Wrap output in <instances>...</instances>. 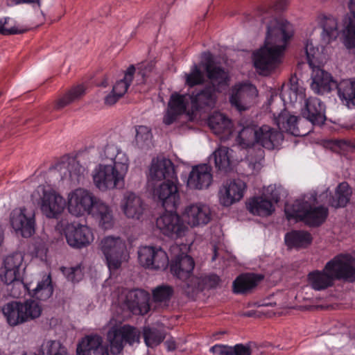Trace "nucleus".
<instances>
[{"label":"nucleus","mask_w":355,"mask_h":355,"mask_svg":"<svg viewBox=\"0 0 355 355\" xmlns=\"http://www.w3.org/2000/svg\"><path fill=\"white\" fill-rule=\"evenodd\" d=\"M0 278L4 284L11 286L8 290L13 297H19L22 294V291L26 292L27 289V285L22 281L21 272H16L10 268L2 267L0 269Z\"/></svg>","instance_id":"29"},{"label":"nucleus","mask_w":355,"mask_h":355,"mask_svg":"<svg viewBox=\"0 0 355 355\" xmlns=\"http://www.w3.org/2000/svg\"><path fill=\"white\" fill-rule=\"evenodd\" d=\"M218 92L216 85L207 84L188 92L191 114L212 109L217 101L216 92Z\"/></svg>","instance_id":"11"},{"label":"nucleus","mask_w":355,"mask_h":355,"mask_svg":"<svg viewBox=\"0 0 355 355\" xmlns=\"http://www.w3.org/2000/svg\"><path fill=\"white\" fill-rule=\"evenodd\" d=\"M181 245L176 244L171 245L170 250L171 253L182 251ZM195 262L193 258L183 252H180L173 260L170 265L171 273L178 279L184 282L182 287L184 290L186 288V283L191 279L193 275Z\"/></svg>","instance_id":"13"},{"label":"nucleus","mask_w":355,"mask_h":355,"mask_svg":"<svg viewBox=\"0 0 355 355\" xmlns=\"http://www.w3.org/2000/svg\"><path fill=\"white\" fill-rule=\"evenodd\" d=\"M152 180L165 181L153 190V197L166 209H176L180 202L178 177L173 163L169 159H153L150 168Z\"/></svg>","instance_id":"3"},{"label":"nucleus","mask_w":355,"mask_h":355,"mask_svg":"<svg viewBox=\"0 0 355 355\" xmlns=\"http://www.w3.org/2000/svg\"><path fill=\"white\" fill-rule=\"evenodd\" d=\"M139 263L150 270H165L169 264L166 252L161 248L155 246H142L138 251Z\"/></svg>","instance_id":"15"},{"label":"nucleus","mask_w":355,"mask_h":355,"mask_svg":"<svg viewBox=\"0 0 355 355\" xmlns=\"http://www.w3.org/2000/svg\"><path fill=\"white\" fill-rule=\"evenodd\" d=\"M136 69L134 65H130L124 73L123 79H121L113 86V92H116L118 96L122 97L128 91V87L131 85Z\"/></svg>","instance_id":"44"},{"label":"nucleus","mask_w":355,"mask_h":355,"mask_svg":"<svg viewBox=\"0 0 355 355\" xmlns=\"http://www.w3.org/2000/svg\"><path fill=\"white\" fill-rule=\"evenodd\" d=\"M126 246L119 237L107 236L101 241V250L110 270L119 269L125 256Z\"/></svg>","instance_id":"14"},{"label":"nucleus","mask_w":355,"mask_h":355,"mask_svg":"<svg viewBox=\"0 0 355 355\" xmlns=\"http://www.w3.org/2000/svg\"><path fill=\"white\" fill-rule=\"evenodd\" d=\"M152 64H141L138 67L137 75L141 76V79L137 80L138 83H144L146 81V78L149 72L152 70Z\"/></svg>","instance_id":"57"},{"label":"nucleus","mask_w":355,"mask_h":355,"mask_svg":"<svg viewBox=\"0 0 355 355\" xmlns=\"http://www.w3.org/2000/svg\"><path fill=\"white\" fill-rule=\"evenodd\" d=\"M263 276L252 273L239 275L233 282L232 290L236 294H245L255 288Z\"/></svg>","instance_id":"36"},{"label":"nucleus","mask_w":355,"mask_h":355,"mask_svg":"<svg viewBox=\"0 0 355 355\" xmlns=\"http://www.w3.org/2000/svg\"><path fill=\"white\" fill-rule=\"evenodd\" d=\"M319 25L322 29V41L327 44L336 40L338 36L337 19L330 15H321L318 17Z\"/></svg>","instance_id":"34"},{"label":"nucleus","mask_w":355,"mask_h":355,"mask_svg":"<svg viewBox=\"0 0 355 355\" xmlns=\"http://www.w3.org/2000/svg\"><path fill=\"white\" fill-rule=\"evenodd\" d=\"M250 345L238 343L233 346V355H252Z\"/></svg>","instance_id":"56"},{"label":"nucleus","mask_w":355,"mask_h":355,"mask_svg":"<svg viewBox=\"0 0 355 355\" xmlns=\"http://www.w3.org/2000/svg\"><path fill=\"white\" fill-rule=\"evenodd\" d=\"M153 135L150 129L145 125H139L136 128L135 139L137 145L143 147L148 145L150 142Z\"/></svg>","instance_id":"51"},{"label":"nucleus","mask_w":355,"mask_h":355,"mask_svg":"<svg viewBox=\"0 0 355 355\" xmlns=\"http://www.w3.org/2000/svg\"><path fill=\"white\" fill-rule=\"evenodd\" d=\"M288 3V0H275L272 6H261L256 11L257 20L266 25L264 46L253 54L254 66L261 73L267 74L275 68L293 35V25L273 15L286 9Z\"/></svg>","instance_id":"1"},{"label":"nucleus","mask_w":355,"mask_h":355,"mask_svg":"<svg viewBox=\"0 0 355 355\" xmlns=\"http://www.w3.org/2000/svg\"><path fill=\"white\" fill-rule=\"evenodd\" d=\"M185 214L188 224L193 227L207 225L211 218L209 206L201 203L189 206Z\"/></svg>","instance_id":"30"},{"label":"nucleus","mask_w":355,"mask_h":355,"mask_svg":"<svg viewBox=\"0 0 355 355\" xmlns=\"http://www.w3.org/2000/svg\"><path fill=\"white\" fill-rule=\"evenodd\" d=\"M26 291L33 297L44 301L51 297L53 292L51 276H47L42 281L38 282L35 288L31 291L28 287Z\"/></svg>","instance_id":"41"},{"label":"nucleus","mask_w":355,"mask_h":355,"mask_svg":"<svg viewBox=\"0 0 355 355\" xmlns=\"http://www.w3.org/2000/svg\"><path fill=\"white\" fill-rule=\"evenodd\" d=\"M165 211L156 220L157 228L163 234L172 239L184 236L188 231V227L181 216L176 213L175 209Z\"/></svg>","instance_id":"12"},{"label":"nucleus","mask_w":355,"mask_h":355,"mask_svg":"<svg viewBox=\"0 0 355 355\" xmlns=\"http://www.w3.org/2000/svg\"><path fill=\"white\" fill-rule=\"evenodd\" d=\"M175 0H164V6H163V11L155 14L153 16V19L156 21L162 19L164 17V10H168L169 6L171 5H172L175 2Z\"/></svg>","instance_id":"58"},{"label":"nucleus","mask_w":355,"mask_h":355,"mask_svg":"<svg viewBox=\"0 0 355 355\" xmlns=\"http://www.w3.org/2000/svg\"><path fill=\"white\" fill-rule=\"evenodd\" d=\"M42 196L40 207L44 215L49 218H58L66 207L64 198L52 189L40 188Z\"/></svg>","instance_id":"16"},{"label":"nucleus","mask_w":355,"mask_h":355,"mask_svg":"<svg viewBox=\"0 0 355 355\" xmlns=\"http://www.w3.org/2000/svg\"><path fill=\"white\" fill-rule=\"evenodd\" d=\"M352 191L347 182L340 183L335 191V193L329 200L330 206L334 208L345 207L349 202Z\"/></svg>","instance_id":"38"},{"label":"nucleus","mask_w":355,"mask_h":355,"mask_svg":"<svg viewBox=\"0 0 355 355\" xmlns=\"http://www.w3.org/2000/svg\"><path fill=\"white\" fill-rule=\"evenodd\" d=\"M284 241L289 249L307 248L313 241V236L307 231L293 230L285 234Z\"/></svg>","instance_id":"33"},{"label":"nucleus","mask_w":355,"mask_h":355,"mask_svg":"<svg viewBox=\"0 0 355 355\" xmlns=\"http://www.w3.org/2000/svg\"><path fill=\"white\" fill-rule=\"evenodd\" d=\"M205 81L204 73L194 64L188 73H185V85L189 88L203 85Z\"/></svg>","instance_id":"46"},{"label":"nucleus","mask_w":355,"mask_h":355,"mask_svg":"<svg viewBox=\"0 0 355 355\" xmlns=\"http://www.w3.org/2000/svg\"><path fill=\"white\" fill-rule=\"evenodd\" d=\"M62 270L67 279L73 283L80 282L83 277V272L80 266L71 268L64 267Z\"/></svg>","instance_id":"52"},{"label":"nucleus","mask_w":355,"mask_h":355,"mask_svg":"<svg viewBox=\"0 0 355 355\" xmlns=\"http://www.w3.org/2000/svg\"><path fill=\"white\" fill-rule=\"evenodd\" d=\"M68 210L76 216L92 215L99 220L100 225L105 230L113 226L111 208L87 189L78 188L69 194Z\"/></svg>","instance_id":"5"},{"label":"nucleus","mask_w":355,"mask_h":355,"mask_svg":"<svg viewBox=\"0 0 355 355\" xmlns=\"http://www.w3.org/2000/svg\"><path fill=\"white\" fill-rule=\"evenodd\" d=\"M290 92H289V97L291 101H296L298 95H302L303 94V89L302 88H299L297 80L295 78H292L290 80Z\"/></svg>","instance_id":"55"},{"label":"nucleus","mask_w":355,"mask_h":355,"mask_svg":"<svg viewBox=\"0 0 355 355\" xmlns=\"http://www.w3.org/2000/svg\"><path fill=\"white\" fill-rule=\"evenodd\" d=\"M102 159H109L111 164H99L94 170L93 180L100 190L121 187L128 169V158L114 144H107L101 155Z\"/></svg>","instance_id":"2"},{"label":"nucleus","mask_w":355,"mask_h":355,"mask_svg":"<svg viewBox=\"0 0 355 355\" xmlns=\"http://www.w3.org/2000/svg\"><path fill=\"white\" fill-rule=\"evenodd\" d=\"M246 189V184L238 179L227 182L220 189L218 196L220 203L224 207H229L240 201Z\"/></svg>","instance_id":"22"},{"label":"nucleus","mask_w":355,"mask_h":355,"mask_svg":"<svg viewBox=\"0 0 355 355\" xmlns=\"http://www.w3.org/2000/svg\"><path fill=\"white\" fill-rule=\"evenodd\" d=\"M61 180L69 179L73 184H79L84 178L85 167L73 158L62 160L55 165Z\"/></svg>","instance_id":"25"},{"label":"nucleus","mask_w":355,"mask_h":355,"mask_svg":"<svg viewBox=\"0 0 355 355\" xmlns=\"http://www.w3.org/2000/svg\"><path fill=\"white\" fill-rule=\"evenodd\" d=\"M257 95L258 91L253 85L248 83H239L232 87L229 101L232 107L241 112L248 109Z\"/></svg>","instance_id":"17"},{"label":"nucleus","mask_w":355,"mask_h":355,"mask_svg":"<svg viewBox=\"0 0 355 355\" xmlns=\"http://www.w3.org/2000/svg\"><path fill=\"white\" fill-rule=\"evenodd\" d=\"M283 139V133L269 125H263L258 128L252 126L244 127L239 132L236 141L239 147L248 150L249 154L257 146L272 150Z\"/></svg>","instance_id":"6"},{"label":"nucleus","mask_w":355,"mask_h":355,"mask_svg":"<svg viewBox=\"0 0 355 355\" xmlns=\"http://www.w3.org/2000/svg\"><path fill=\"white\" fill-rule=\"evenodd\" d=\"M299 118L294 115H291L287 111L282 112L277 117L275 118V123L277 125L279 132L289 133L295 137H302L306 135V132H302L297 126Z\"/></svg>","instance_id":"32"},{"label":"nucleus","mask_w":355,"mask_h":355,"mask_svg":"<svg viewBox=\"0 0 355 355\" xmlns=\"http://www.w3.org/2000/svg\"><path fill=\"white\" fill-rule=\"evenodd\" d=\"M22 355H26L24 353ZM35 355H70L60 342L49 340L44 343Z\"/></svg>","instance_id":"43"},{"label":"nucleus","mask_w":355,"mask_h":355,"mask_svg":"<svg viewBox=\"0 0 355 355\" xmlns=\"http://www.w3.org/2000/svg\"><path fill=\"white\" fill-rule=\"evenodd\" d=\"M85 92V87L83 85H78L72 87L66 94L59 98L55 105V110H60L71 103L78 100Z\"/></svg>","instance_id":"42"},{"label":"nucleus","mask_w":355,"mask_h":355,"mask_svg":"<svg viewBox=\"0 0 355 355\" xmlns=\"http://www.w3.org/2000/svg\"><path fill=\"white\" fill-rule=\"evenodd\" d=\"M213 180L211 166L201 164L193 166L187 180V186L191 189H204L208 188Z\"/></svg>","instance_id":"24"},{"label":"nucleus","mask_w":355,"mask_h":355,"mask_svg":"<svg viewBox=\"0 0 355 355\" xmlns=\"http://www.w3.org/2000/svg\"><path fill=\"white\" fill-rule=\"evenodd\" d=\"M120 98H121V97L118 96V94H116V92H113V90H112L110 94H107L105 97V104L108 105H112L114 103H116Z\"/></svg>","instance_id":"59"},{"label":"nucleus","mask_w":355,"mask_h":355,"mask_svg":"<svg viewBox=\"0 0 355 355\" xmlns=\"http://www.w3.org/2000/svg\"><path fill=\"white\" fill-rule=\"evenodd\" d=\"M24 256L21 252H15L7 256L3 260V267L10 268L16 272H21Z\"/></svg>","instance_id":"50"},{"label":"nucleus","mask_w":355,"mask_h":355,"mask_svg":"<svg viewBox=\"0 0 355 355\" xmlns=\"http://www.w3.org/2000/svg\"><path fill=\"white\" fill-rule=\"evenodd\" d=\"M284 212L288 220L304 222L313 227L320 226L329 215L327 207L322 205L314 207L302 200H296L291 205L286 204Z\"/></svg>","instance_id":"7"},{"label":"nucleus","mask_w":355,"mask_h":355,"mask_svg":"<svg viewBox=\"0 0 355 355\" xmlns=\"http://www.w3.org/2000/svg\"><path fill=\"white\" fill-rule=\"evenodd\" d=\"M42 309L40 302L28 299L24 301H12L6 304L2 312L8 324L15 327L39 318Z\"/></svg>","instance_id":"8"},{"label":"nucleus","mask_w":355,"mask_h":355,"mask_svg":"<svg viewBox=\"0 0 355 355\" xmlns=\"http://www.w3.org/2000/svg\"><path fill=\"white\" fill-rule=\"evenodd\" d=\"M143 337L148 347H154L159 345L165 338V334L156 328L145 327L143 330Z\"/></svg>","instance_id":"45"},{"label":"nucleus","mask_w":355,"mask_h":355,"mask_svg":"<svg viewBox=\"0 0 355 355\" xmlns=\"http://www.w3.org/2000/svg\"><path fill=\"white\" fill-rule=\"evenodd\" d=\"M26 211L24 207L13 209L10 213V225L16 232L28 238L35 233V218L33 214L27 215Z\"/></svg>","instance_id":"21"},{"label":"nucleus","mask_w":355,"mask_h":355,"mask_svg":"<svg viewBox=\"0 0 355 355\" xmlns=\"http://www.w3.org/2000/svg\"><path fill=\"white\" fill-rule=\"evenodd\" d=\"M327 146L333 151L338 153L350 152L355 148L352 141L345 139H331L327 141Z\"/></svg>","instance_id":"48"},{"label":"nucleus","mask_w":355,"mask_h":355,"mask_svg":"<svg viewBox=\"0 0 355 355\" xmlns=\"http://www.w3.org/2000/svg\"><path fill=\"white\" fill-rule=\"evenodd\" d=\"M336 87L339 98L348 108H355V79L343 80Z\"/></svg>","instance_id":"37"},{"label":"nucleus","mask_w":355,"mask_h":355,"mask_svg":"<svg viewBox=\"0 0 355 355\" xmlns=\"http://www.w3.org/2000/svg\"><path fill=\"white\" fill-rule=\"evenodd\" d=\"M174 293L171 286L162 284L153 291V298L156 302H168Z\"/></svg>","instance_id":"47"},{"label":"nucleus","mask_w":355,"mask_h":355,"mask_svg":"<svg viewBox=\"0 0 355 355\" xmlns=\"http://www.w3.org/2000/svg\"><path fill=\"white\" fill-rule=\"evenodd\" d=\"M220 279V277L215 274H209L201 275L200 277H192L186 283L184 292L187 295H193L204 290H209L216 288Z\"/></svg>","instance_id":"28"},{"label":"nucleus","mask_w":355,"mask_h":355,"mask_svg":"<svg viewBox=\"0 0 355 355\" xmlns=\"http://www.w3.org/2000/svg\"><path fill=\"white\" fill-rule=\"evenodd\" d=\"M305 52L307 62L310 67L313 69L311 87L314 92L322 95L336 89V87H338V82L329 73L320 69L318 66L320 63L318 49H315L312 43L307 41Z\"/></svg>","instance_id":"9"},{"label":"nucleus","mask_w":355,"mask_h":355,"mask_svg":"<svg viewBox=\"0 0 355 355\" xmlns=\"http://www.w3.org/2000/svg\"><path fill=\"white\" fill-rule=\"evenodd\" d=\"M77 355H108L107 349L103 345V338L97 334L86 336L78 343Z\"/></svg>","instance_id":"27"},{"label":"nucleus","mask_w":355,"mask_h":355,"mask_svg":"<svg viewBox=\"0 0 355 355\" xmlns=\"http://www.w3.org/2000/svg\"><path fill=\"white\" fill-rule=\"evenodd\" d=\"M309 282L315 291H322L334 285L335 280L355 282V264L350 254H340L329 261L322 270H313L308 275Z\"/></svg>","instance_id":"4"},{"label":"nucleus","mask_w":355,"mask_h":355,"mask_svg":"<svg viewBox=\"0 0 355 355\" xmlns=\"http://www.w3.org/2000/svg\"><path fill=\"white\" fill-rule=\"evenodd\" d=\"M189 98L188 93L180 94L179 93H173L170 97L168 103L166 112L163 118V123L167 125L173 123L178 118L184 114H191V108L187 111Z\"/></svg>","instance_id":"19"},{"label":"nucleus","mask_w":355,"mask_h":355,"mask_svg":"<svg viewBox=\"0 0 355 355\" xmlns=\"http://www.w3.org/2000/svg\"><path fill=\"white\" fill-rule=\"evenodd\" d=\"M11 21L12 19L10 17H4L0 19V34L10 35L20 33L15 27L10 26V21Z\"/></svg>","instance_id":"53"},{"label":"nucleus","mask_w":355,"mask_h":355,"mask_svg":"<svg viewBox=\"0 0 355 355\" xmlns=\"http://www.w3.org/2000/svg\"><path fill=\"white\" fill-rule=\"evenodd\" d=\"M67 243L73 248L80 249L88 245L94 239L93 234L87 225H69L65 230Z\"/></svg>","instance_id":"20"},{"label":"nucleus","mask_w":355,"mask_h":355,"mask_svg":"<svg viewBox=\"0 0 355 355\" xmlns=\"http://www.w3.org/2000/svg\"><path fill=\"white\" fill-rule=\"evenodd\" d=\"M229 148L220 146L209 157V162L213 160L218 171L227 173L231 169V161Z\"/></svg>","instance_id":"40"},{"label":"nucleus","mask_w":355,"mask_h":355,"mask_svg":"<svg viewBox=\"0 0 355 355\" xmlns=\"http://www.w3.org/2000/svg\"><path fill=\"white\" fill-rule=\"evenodd\" d=\"M208 125L215 135H228L231 132V121L220 112L214 113L208 119Z\"/></svg>","instance_id":"39"},{"label":"nucleus","mask_w":355,"mask_h":355,"mask_svg":"<svg viewBox=\"0 0 355 355\" xmlns=\"http://www.w3.org/2000/svg\"><path fill=\"white\" fill-rule=\"evenodd\" d=\"M107 338L112 353L119 354L125 344L132 345L139 343L140 332L135 327L124 324L120 327H112L107 332Z\"/></svg>","instance_id":"10"},{"label":"nucleus","mask_w":355,"mask_h":355,"mask_svg":"<svg viewBox=\"0 0 355 355\" xmlns=\"http://www.w3.org/2000/svg\"><path fill=\"white\" fill-rule=\"evenodd\" d=\"M255 313L254 311H248L243 313V315L246 317H253Z\"/></svg>","instance_id":"64"},{"label":"nucleus","mask_w":355,"mask_h":355,"mask_svg":"<svg viewBox=\"0 0 355 355\" xmlns=\"http://www.w3.org/2000/svg\"><path fill=\"white\" fill-rule=\"evenodd\" d=\"M21 3H37L40 6V0H7V4L9 6H13Z\"/></svg>","instance_id":"60"},{"label":"nucleus","mask_w":355,"mask_h":355,"mask_svg":"<svg viewBox=\"0 0 355 355\" xmlns=\"http://www.w3.org/2000/svg\"><path fill=\"white\" fill-rule=\"evenodd\" d=\"M4 241V230L1 225H0V246L3 244Z\"/></svg>","instance_id":"63"},{"label":"nucleus","mask_w":355,"mask_h":355,"mask_svg":"<svg viewBox=\"0 0 355 355\" xmlns=\"http://www.w3.org/2000/svg\"><path fill=\"white\" fill-rule=\"evenodd\" d=\"M203 66L207 77L211 82L210 84H216L218 92L220 88L228 86L230 81L228 73L223 67L216 64L211 53H208L205 57Z\"/></svg>","instance_id":"23"},{"label":"nucleus","mask_w":355,"mask_h":355,"mask_svg":"<svg viewBox=\"0 0 355 355\" xmlns=\"http://www.w3.org/2000/svg\"><path fill=\"white\" fill-rule=\"evenodd\" d=\"M348 7L353 16L354 20L355 21V0H349Z\"/></svg>","instance_id":"61"},{"label":"nucleus","mask_w":355,"mask_h":355,"mask_svg":"<svg viewBox=\"0 0 355 355\" xmlns=\"http://www.w3.org/2000/svg\"><path fill=\"white\" fill-rule=\"evenodd\" d=\"M343 43L347 49H355V21L349 18V22L343 31Z\"/></svg>","instance_id":"49"},{"label":"nucleus","mask_w":355,"mask_h":355,"mask_svg":"<svg viewBox=\"0 0 355 355\" xmlns=\"http://www.w3.org/2000/svg\"><path fill=\"white\" fill-rule=\"evenodd\" d=\"M121 209L128 218L139 219L145 209V205L139 196L128 191L123 196Z\"/></svg>","instance_id":"31"},{"label":"nucleus","mask_w":355,"mask_h":355,"mask_svg":"<svg viewBox=\"0 0 355 355\" xmlns=\"http://www.w3.org/2000/svg\"><path fill=\"white\" fill-rule=\"evenodd\" d=\"M302 115L313 125H322L326 119L325 105L320 98L309 97L305 100Z\"/></svg>","instance_id":"26"},{"label":"nucleus","mask_w":355,"mask_h":355,"mask_svg":"<svg viewBox=\"0 0 355 355\" xmlns=\"http://www.w3.org/2000/svg\"><path fill=\"white\" fill-rule=\"evenodd\" d=\"M123 309H126L134 315H144L150 309L149 293L143 289L128 291L121 302Z\"/></svg>","instance_id":"18"},{"label":"nucleus","mask_w":355,"mask_h":355,"mask_svg":"<svg viewBox=\"0 0 355 355\" xmlns=\"http://www.w3.org/2000/svg\"><path fill=\"white\" fill-rule=\"evenodd\" d=\"M248 211L253 215L268 216L275 211L272 202L264 196H254L246 203Z\"/></svg>","instance_id":"35"},{"label":"nucleus","mask_w":355,"mask_h":355,"mask_svg":"<svg viewBox=\"0 0 355 355\" xmlns=\"http://www.w3.org/2000/svg\"><path fill=\"white\" fill-rule=\"evenodd\" d=\"M214 355H233V346L216 344L210 348Z\"/></svg>","instance_id":"54"},{"label":"nucleus","mask_w":355,"mask_h":355,"mask_svg":"<svg viewBox=\"0 0 355 355\" xmlns=\"http://www.w3.org/2000/svg\"><path fill=\"white\" fill-rule=\"evenodd\" d=\"M110 11V7L107 5L105 6L100 11L101 16H107Z\"/></svg>","instance_id":"62"}]
</instances>
